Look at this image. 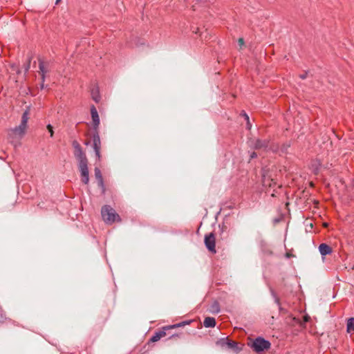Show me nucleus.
Here are the masks:
<instances>
[{
  "label": "nucleus",
  "mask_w": 354,
  "mask_h": 354,
  "mask_svg": "<svg viewBox=\"0 0 354 354\" xmlns=\"http://www.w3.org/2000/svg\"><path fill=\"white\" fill-rule=\"evenodd\" d=\"M72 146L74 149V156L78 161V168L81 174V181L83 184L88 185L89 182V171L88 168V161L86 153L84 152L77 140H74L72 142Z\"/></svg>",
  "instance_id": "1"
},
{
  "label": "nucleus",
  "mask_w": 354,
  "mask_h": 354,
  "mask_svg": "<svg viewBox=\"0 0 354 354\" xmlns=\"http://www.w3.org/2000/svg\"><path fill=\"white\" fill-rule=\"evenodd\" d=\"M30 106H27L21 116V121L19 126L11 129L8 133V137L10 139L17 138L21 139L26 133L27 123L29 119Z\"/></svg>",
  "instance_id": "2"
},
{
  "label": "nucleus",
  "mask_w": 354,
  "mask_h": 354,
  "mask_svg": "<svg viewBox=\"0 0 354 354\" xmlns=\"http://www.w3.org/2000/svg\"><path fill=\"white\" fill-rule=\"evenodd\" d=\"M248 345L257 354H265V353L271 348V343L270 341L260 336L254 339L250 338Z\"/></svg>",
  "instance_id": "3"
},
{
  "label": "nucleus",
  "mask_w": 354,
  "mask_h": 354,
  "mask_svg": "<svg viewBox=\"0 0 354 354\" xmlns=\"http://www.w3.org/2000/svg\"><path fill=\"white\" fill-rule=\"evenodd\" d=\"M101 214L103 221L107 224H113L114 222H121L122 219L113 208L110 205H105L102 206Z\"/></svg>",
  "instance_id": "4"
},
{
  "label": "nucleus",
  "mask_w": 354,
  "mask_h": 354,
  "mask_svg": "<svg viewBox=\"0 0 354 354\" xmlns=\"http://www.w3.org/2000/svg\"><path fill=\"white\" fill-rule=\"evenodd\" d=\"M262 185L265 187L266 193H270L274 187L282 188V186L278 184L277 179L272 178L269 170H263L262 174Z\"/></svg>",
  "instance_id": "5"
},
{
  "label": "nucleus",
  "mask_w": 354,
  "mask_h": 354,
  "mask_svg": "<svg viewBox=\"0 0 354 354\" xmlns=\"http://www.w3.org/2000/svg\"><path fill=\"white\" fill-rule=\"evenodd\" d=\"M204 243L209 252L215 254L216 250V237L214 232L205 234Z\"/></svg>",
  "instance_id": "6"
},
{
  "label": "nucleus",
  "mask_w": 354,
  "mask_h": 354,
  "mask_svg": "<svg viewBox=\"0 0 354 354\" xmlns=\"http://www.w3.org/2000/svg\"><path fill=\"white\" fill-rule=\"evenodd\" d=\"M270 140L269 139H256L253 143V149L255 150L263 149V151H268L270 149L272 151H276L278 147H277L275 149H272L270 145Z\"/></svg>",
  "instance_id": "7"
},
{
  "label": "nucleus",
  "mask_w": 354,
  "mask_h": 354,
  "mask_svg": "<svg viewBox=\"0 0 354 354\" xmlns=\"http://www.w3.org/2000/svg\"><path fill=\"white\" fill-rule=\"evenodd\" d=\"M95 176L97 180V185L101 189L102 194L104 195L106 192V187L104 185V178L102 172L99 167H96L94 169Z\"/></svg>",
  "instance_id": "8"
},
{
  "label": "nucleus",
  "mask_w": 354,
  "mask_h": 354,
  "mask_svg": "<svg viewBox=\"0 0 354 354\" xmlns=\"http://www.w3.org/2000/svg\"><path fill=\"white\" fill-rule=\"evenodd\" d=\"M38 63H39V73H42V71H44V74L46 75L50 71V63L48 61H44L41 57H38Z\"/></svg>",
  "instance_id": "9"
},
{
  "label": "nucleus",
  "mask_w": 354,
  "mask_h": 354,
  "mask_svg": "<svg viewBox=\"0 0 354 354\" xmlns=\"http://www.w3.org/2000/svg\"><path fill=\"white\" fill-rule=\"evenodd\" d=\"M91 114L93 120V129L97 130L100 125V118L97 111L94 105L91 106Z\"/></svg>",
  "instance_id": "10"
},
{
  "label": "nucleus",
  "mask_w": 354,
  "mask_h": 354,
  "mask_svg": "<svg viewBox=\"0 0 354 354\" xmlns=\"http://www.w3.org/2000/svg\"><path fill=\"white\" fill-rule=\"evenodd\" d=\"M164 328L165 326H163L161 330L156 331L153 336L149 339V342H156L160 340L162 337H165L167 335L166 331L171 328Z\"/></svg>",
  "instance_id": "11"
},
{
  "label": "nucleus",
  "mask_w": 354,
  "mask_h": 354,
  "mask_svg": "<svg viewBox=\"0 0 354 354\" xmlns=\"http://www.w3.org/2000/svg\"><path fill=\"white\" fill-rule=\"evenodd\" d=\"M319 250L322 256L325 257L326 255L330 254L333 252L332 248L326 243H321L319 245Z\"/></svg>",
  "instance_id": "12"
},
{
  "label": "nucleus",
  "mask_w": 354,
  "mask_h": 354,
  "mask_svg": "<svg viewBox=\"0 0 354 354\" xmlns=\"http://www.w3.org/2000/svg\"><path fill=\"white\" fill-rule=\"evenodd\" d=\"M93 147L94 149H101V141L100 138L99 131L97 130H93Z\"/></svg>",
  "instance_id": "13"
},
{
  "label": "nucleus",
  "mask_w": 354,
  "mask_h": 354,
  "mask_svg": "<svg viewBox=\"0 0 354 354\" xmlns=\"http://www.w3.org/2000/svg\"><path fill=\"white\" fill-rule=\"evenodd\" d=\"M226 347L232 350L233 351H234L236 353L240 352L242 349V348L239 346L238 342L233 341L232 339H228V342H227Z\"/></svg>",
  "instance_id": "14"
},
{
  "label": "nucleus",
  "mask_w": 354,
  "mask_h": 354,
  "mask_svg": "<svg viewBox=\"0 0 354 354\" xmlns=\"http://www.w3.org/2000/svg\"><path fill=\"white\" fill-rule=\"evenodd\" d=\"M91 98L93 101H95L96 103H98L101 100V96L100 94V90L98 86H95L93 88L91 91Z\"/></svg>",
  "instance_id": "15"
},
{
  "label": "nucleus",
  "mask_w": 354,
  "mask_h": 354,
  "mask_svg": "<svg viewBox=\"0 0 354 354\" xmlns=\"http://www.w3.org/2000/svg\"><path fill=\"white\" fill-rule=\"evenodd\" d=\"M310 319V317L308 315H305L302 317V320H301L299 318H293V321L295 324H299L300 326H305V324L308 322Z\"/></svg>",
  "instance_id": "16"
},
{
  "label": "nucleus",
  "mask_w": 354,
  "mask_h": 354,
  "mask_svg": "<svg viewBox=\"0 0 354 354\" xmlns=\"http://www.w3.org/2000/svg\"><path fill=\"white\" fill-rule=\"evenodd\" d=\"M216 319L211 317H205L203 322V325L205 328H213L216 326Z\"/></svg>",
  "instance_id": "17"
},
{
  "label": "nucleus",
  "mask_w": 354,
  "mask_h": 354,
  "mask_svg": "<svg viewBox=\"0 0 354 354\" xmlns=\"http://www.w3.org/2000/svg\"><path fill=\"white\" fill-rule=\"evenodd\" d=\"M194 321L193 320H186V321H183V322H181L180 323H178V324H172V325H169V326H165L164 328H180V327H183L186 325H189L192 322H193Z\"/></svg>",
  "instance_id": "18"
},
{
  "label": "nucleus",
  "mask_w": 354,
  "mask_h": 354,
  "mask_svg": "<svg viewBox=\"0 0 354 354\" xmlns=\"http://www.w3.org/2000/svg\"><path fill=\"white\" fill-rule=\"evenodd\" d=\"M193 32L196 34H198L201 40H208L210 39V36L208 35V33L207 32V29L205 30V32H201L199 28H196V30H193Z\"/></svg>",
  "instance_id": "19"
},
{
  "label": "nucleus",
  "mask_w": 354,
  "mask_h": 354,
  "mask_svg": "<svg viewBox=\"0 0 354 354\" xmlns=\"http://www.w3.org/2000/svg\"><path fill=\"white\" fill-rule=\"evenodd\" d=\"M209 311L213 314H217L220 312V304L216 300L214 301L210 306Z\"/></svg>",
  "instance_id": "20"
},
{
  "label": "nucleus",
  "mask_w": 354,
  "mask_h": 354,
  "mask_svg": "<svg viewBox=\"0 0 354 354\" xmlns=\"http://www.w3.org/2000/svg\"><path fill=\"white\" fill-rule=\"evenodd\" d=\"M240 116L243 118L245 119V121H246V129L250 130L252 124L250 122L249 115L245 111H241V112L240 113Z\"/></svg>",
  "instance_id": "21"
},
{
  "label": "nucleus",
  "mask_w": 354,
  "mask_h": 354,
  "mask_svg": "<svg viewBox=\"0 0 354 354\" xmlns=\"http://www.w3.org/2000/svg\"><path fill=\"white\" fill-rule=\"evenodd\" d=\"M346 331L347 333H351L354 331V317H350L348 319Z\"/></svg>",
  "instance_id": "22"
},
{
  "label": "nucleus",
  "mask_w": 354,
  "mask_h": 354,
  "mask_svg": "<svg viewBox=\"0 0 354 354\" xmlns=\"http://www.w3.org/2000/svg\"><path fill=\"white\" fill-rule=\"evenodd\" d=\"M219 228L221 230V236L222 239H225L228 236V230L227 226L224 223L222 225H219Z\"/></svg>",
  "instance_id": "23"
},
{
  "label": "nucleus",
  "mask_w": 354,
  "mask_h": 354,
  "mask_svg": "<svg viewBox=\"0 0 354 354\" xmlns=\"http://www.w3.org/2000/svg\"><path fill=\"white\" fill-rule=\"evenodd\" d=\"M32 59V55H28L26 62L24 64V68L25 73H27L29 71V69L30 68V64H31Z\"/></svg>",
  "instance_id": "24"
},
{
  "label": "nucleus",
  "mask_w": 354,
  "mask_h": 354,
  "mask_svg": "<svg viewBox=\"0 0 354 354\" xmlns=\"http://www.w3.org/2000/svg\"><path fill=\"white\" fill-rule=\"evenodd\" d=\"M228 339V337L221 338L218 340H217L216 344L221 346V347L227 346Z\"/></svg>",
  "instance_id": "25"
},
{
  "label": "nucleus",
  "mask_w": 354,
  "mask_h": 354,
  "mask_svg": "<svg viewBox=\"0 0 354 354\" xmlns=\"http://www.w3.org/2000/svg\"><path fill=\"white\" fill-rule=\"evenodd\" d=\"M281 188H277V187H274L273 189H272V192L270 191V196L272 197H277L278 195L280 194V192L279 191V189H281Z\"/></svg>",
  "instance_id": "26"
},
{
  "label": "nucleus",
  "mask_w": 354,
  "mask_h": 354,
  "mask_svg": "<svg viewBox=\"0 0 354 354\" xmlns=\"http://www.w3.org/2000/svg\"><path fill=\"white\" fill-rule=\"evenodd\" d=\"M46 128H47L48 132L50 133V136L51 138H53V135H54L53 127L51 124H48L46 126Z\"/></svg>",
  "instance_id": "27"
},
{
  "label": "nucleus",
  "mask_w": 354,
  "mask_h": 354,
  "mask_svg": "<svg viewBox=\"0 0 354 354\" xmlns=\"http://www.w3.org/2000/svg\"><path fill=\"white\" fill-rule=\"evenodd\" d=\"M180 334H177V333L173 334V335H170L167 339L177 341L178 339V338H180Z\"/></svg>",
  "instance_id": "28"
},
{
  "label": "nucleus",
  "mask_w": 354,
  "mask_h": 354,
  "mask_svg": "<svg viewBox=\"0 0 354 354\" xmlns=\"http://www.w3.org/2000/svg\"><path fill=\"white\" fill-rule=\"evenodd\" d=\"M100 149H94V151L95 153V156L98 160L100 161L101 159V153H100Z\"/></svg>",
  "instance_id": "29"
},
{
  "label": "nucleus",
  "mask_w": 354,
  "mask_h": 354,
  "mask_svg": "<svg viewBox=\"0 0 354 354\" xmlns=\"http://www.w3.org/2000/svg\"><path fill=\"white\" fill-rule=\"evenodd\" d=\"M308 71H304V73H302V74H300V75H299V77L301 80H305V79L307 77V76H308Z\"/></svg>",
  "instance_id": "30"
},
{
  "label": "nucleus",
  "mask_w": 354,
  "mask_h": 354,
  "mask_svg": "<svg viewBox=\"0 0 354 354\" xmlns=\"http://www.w3.org/2000/svg\"><path fill=\"white\" fill-rule=\"evenodd\" d=\"M41 76V82H45L46 81V75L44 74V71H42V73H39Z\"/></svg>",
  "instance_id": "31"
},
{
  "label": "nucleus",
  "mask_w": 354,
  "mask_h": 354,
  "mask_svg": "<svg viewBox=\"0 0 354 354\" xmlns=\"http://www.w3.org/2000/svg\"><path fill=\"white\" fill-rule=\"evenodd\" d=\"M250 159H254V158H256L257 157V153L255 152V151H252L251 153H250Z\"/></svg>",
  "instance_id": "32"
},
{
  "label": "nucleus",
  "mask_w": 354,
  "mask_h": 354,
  "mask_svg": "<svg viewBox=\"0 0 354 354\" xmlns=\"http://www.w3.org/2000/svg\"><path fill=\"white\" fill-rule=\"evenodd\" d=\"M238 43L239 44V46H243L245 44V41H244V39L243 38H239V40H238Z\"/></svg>",
  "instance_id": "33"
},
{
  "label": "nucleus",
  "mask_w": 354,
  "mask_h": 354,
  "mask_svg": "<svg viewBox=\"0 0 354 354\" xmlns=\"http://www.w3.org/2000/svg\"><path fill=\"white\" fill-rule=\"evenodd\" d=\"M48 87V85H45L44 82H41V84H40V88L42 90V89H44V88H46Z\"/></svg>",
  "instance_id": "34"
},
{
  "label": "nucleus",
  "mask_w": 354,
  "mask_h": 354,
  "mask_svg": "<svg viewBox=\"0 0 354 354\" xmlns=\"http://www.w3.org/2000/svg\"><path fill=\"white\" fill-rule=\"evenodd\" d=\"M328 224L327 223H324V227H328Z\"/></svg>",
  "instance_id": "35"
},
{
  "label": "nucleus",
  "mask_w": 354,
  "mask_h": 354,
  "mask_svg": "<svg viewBox=\"0 0 354 354\" xmlns=\"http://www.w3.org/2000/svg\"><path fill=\"white\" fill-rule=\"evenodd\" d=\"M286 257H287L288 258L290 257V254L286 253Z\"/></svg>",
  "instance_id": "36"
},
{
  "label": "nucleus",
  "mask_w": 354,
  "mask_h": 354,
  "mask_svg": "<svg viewBox=\"0 0 354 354\" xmlns=\"http://www.w3.org/2000/svg\"><path fill=\"white\" fill-rule=\"evenodd\" d=\"M61 0H56L55 3L57 4Z\"/></svg>",
  "instance_id": "37"
},
{
  "label": "nucleus",
  "mask_w": 354,
  "mask_h": 354,
  "mask_svg": "<svg viewBox=\"0 0 354 354\" xmlns=\"http://www.w3.org/2000/svg\"><path fill=\"white\" fill-rule=\"evenodd\" d=\"M88 143H89V142H88V141H86V142H85V144H86V145H88Z\"/></svg>",
  "instance_id": "38"
}]
</instances>
